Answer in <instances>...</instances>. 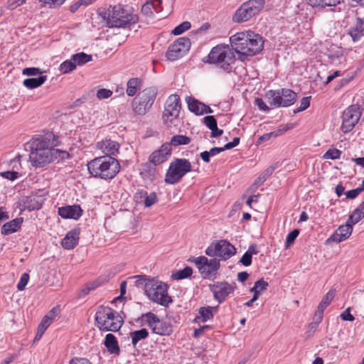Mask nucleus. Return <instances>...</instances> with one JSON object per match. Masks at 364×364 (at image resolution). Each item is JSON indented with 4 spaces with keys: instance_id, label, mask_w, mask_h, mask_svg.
Wrapping results in <instances>:
<instances>
[{
    "instance_id": "obj_41",
    "label": "nucleus",
    "mask_w": 364,
    "mask_h": 364,
    "mask_svg": "<svg viewBox=\"0 0 364 364\" xmlns=\"http://www.w3.org/2000/svg\"><path fill=\"white\" fill-rule=\"evenodd\" d=\"M173 43L178 44L179 47L181 48V50H182V52H183V53H186L191 47V41L190 39L188 38H179Z\"/></svg>"
},
{
    "instance_id": "obj_35",
    "label": "nucleus",
    "mask_w": 364,
    "mask_h": 364,
    "mask_svg": "<svg viewBox=\"0 0 364 364\" xmlns=\"http://www.w3.org/2000/svg\"><path fill=\"white\" fill-rule=\"evenodd\" d=\"M72 60L74 61L75 65H82L92 60V57L91 55L86 54L83 52L76 53L72 55Z\"/></svg>"
},
{
    "instance_id": "obj_48",
    "label": "nucleus",
    "mask_w": 364,
    "mask_h": 364,
    "mask_svg": "<svg viewBox=\"0 0 364 364\" xmlns=\"http://www.w3.org/2000/svg\"><path fill=\"white\" fill-rule=\"evenodd\" d=\"M154 7V3H151L150 1H147L146 4H144L141 9V13L146 16H152L154 11L153 8Z\"/></svg>"
},
{
    "instance_id": "obj_31",
    "label": "nucleus",
    "mask_w": 364,
    "mask_h": 364,
    "mask_svg": "<svg viewBox=\"0 0 364 364\" xmlns=\"http://www.w3.org/2000/svg\"><path fill=\"white\" fill-rule=\"evenodd\" d=\"M364 218V200L359 205V206L354 210L352 214L349 216L347 220L353 225L358 223L362 218Z\"/></svg>"
},
{
    "instance_id": "obj_36",
    "label": "nucleus",
    "mask_w": 364,
    "mask_h": 364,
    "mask_svg": "<svg viewBox=\"0 0 364 364\" xmlns=\"http://www.w3.org/2000/svg\"><path fill=\"white\" fill-rule=\"evenodd\" d=\"M193 269L191 267H186L184 269L173 272L171 277L176 280L186 279L191 276Z\"/></svg>"
},
{
    "instance_id": "obj_64",
    "label": "nucleus",
    "mask_w": 364,
    "mask_h": 364,
    "mask_svg": "<svg viewBox=\"0 0 364 364\" xmlns=\"http://www.w3.org/2000/svg\"><path fill=\"white\" fill-rule=\"evenodd\" d=\"M70 364H92L87 359L73 358L70 361Z\"/></svg>"
},
{
    "instance_id": "obj_47",
    "label": "nucleus",
    "mask_w": 364,
    "mask_h": 364,
    "mask_svg": "<svg viewBox=\"0 0 364 364\" xmlns=\"http://www.w3.org/2000/svg\"><path fill=\"white\" fill-rule=\"evenodd\" d=\"M44 73L45 71L41 70L38 68H26L22 70V74L28 76L42 75Z\"/></svg>"
},
{
    "instance_id": "obj_14",
    "label": "nucleus",
    "mask_w": 364,
    "mask_h": 364,
    "mask_svg": "<svg viewBox=\"0 0 364 364\" xmlns=\"http://www.w3.org/2000/svg\"><path fill=\"white\" fill-rule=\"evenodd\" d=\"M181 99L176 95H171L166 101L162 118L165 123H171L176 119L181 110Z\"/></svg>"
},
{
    "instance_id": "obj_62",
    "label": "nucleus",
    "mask_w": 364,
    "mask_h": 364,
    "mask_svg": "<svg viewBox=\"0 0 364 364\" xmlns=\"http://www.w3.org/2000/svg\"><path fill=\"white\" fill-rule=\"evenodd\" d=\"M240 143V138L239 137H235L233 140L230 142L227 143L224 146L225 150L230 149L236 146H237Z\"/></svg>"
},
{
    "instance_id": "obj_18",
    "label": "nucleus",
    "mask_w": 364,
    "mask_h": 364,
    "mask_svg": "<svg viewBox=\"0 0 364 364\" xmlns=\"http://www.w3.org/2000/svg\"><path fill=\"white\" fill-rule=\"evenodd\" d=\"M352 225L353 224L348 223V220H347L345 225H342L338 227V228L331 235L328 240H331L337 243L346 240L347 238L350 237V235L352 233Z\"/></svg>"
},
{
    "instance_id": "obj_11",
    "label": "nucleus",
    "mask_w": 364,
    "mask_h": 364,
    "mask_svg": "<svg viewBox=\"0 0 364 364\" xmlns=\"http://www.w3.org/2000/svg\"><path fill=\"white\" fill-rule=\"evenodd\" d=\"M142 324L149 327L154 333L160 336H168L173 332V326L170 323L161 320L156 314L148 312L140 318Z\"/></svg>"
},
{
    "instance_id": "obj_7",
    "label": "nucleus",
    "mask_w": 364,
    "mask_h": 364,
    "mask_svg": "<svg viewBox=\"0 0 364 364\" xmlns=\"http://www.w3.org/2000/svg\"><path fill=\"white\" fill-rule=\"evenodd\" d=\"M157 94L156 87H149L139 92L132 100L134 112L141 116L146 114L154 105Z\"/></svg>"
},
{
    "instance_id": "obj_52",
    "label": "nucleus",
    "mask_w": 364,
    "mask_h": 364,
    "mask_svg": "<svg viewBox=\"0 0 364 364\" xmlns=\"http://www.w3.org/2000/svg\"><path fill=\"white\" fill-rule=\"evenodd\" d=\"M265 181V176H262L260 175L258 178L255 179L254 183L250 186V191L255 192L260 186H262L264 183Z\"/></svg>"
},
{
    "instance_id": "obj_37",
    "label": "nucleus",
    "mask_w": 364,
    "mask_h": 364,
    "mask_svg": "<svg viewBox=\"0 0 364 364\" xmlns=\"http://www.w3.org/2000/svg\"><path fill=\"white\" fill-rule=\"evenodd\" d=\"M336 294V291L333 289L329 290L326 294L323 296L321 301L319 303L318 306V309L324 311L325 308L327 307L332 300L333 299Z\"/></svg>"
},
{
    "instance_id": "obj_25",
    "label": "nucleus",
    "mask_w": 364,
    "mask_h": 364,
    "mask_svg": "<svg viewBox=\"0 0 364 364\" xmlns=\"http://www.w3.org/2000/svg\"><path fill=\"white\" fill-rule=\"evenodd\" d=\"M104 343L109 353L114 355L119 354L120 349L118 345V342L116 337L113 334H107Z\"/></svg>"
},
{
    "instance_id": "obj_46",
    "label": "nucleus",
    "mask_w": 364,
    "mask_h": 364,
    "mask_svg": "<svg viewBox=\"0 0 364 364\" xmlns=\"http://www.w3.org/2000/svg\"><path fill=\"white\" fill-rule=\"evenodd\" d=\"M190 28L191 23L188 21H184L175 27V28L172 31V33L175 36H178L188 30Z\"/></svg>"
},
{
    "instance_id": "obj_43",
    "label": "nucleus",
    "mask_w": 364,
    "mask_h": 364,
    "mask_svg": "<svg viewBox=\"0 0 364 364\" xmlns=\"http://www.w3.org/2000/svg\"><path fill=\"white\" fill-rule=\"evenodd\" d=\"M342 151L337 149H330L323 155L325 159H340Z\"/></svg>"
},
{
    "instance_id": "obj_26",
    "label": "nucleus",
    "mask_w": 364,
    "mask_h": 364,
    "mask_svg": "<svg viewBox=\"0 0 364 364\" xmlns=\"http://www.w3.org/2000/svg\"><path fill=\"white\" fill-rule=\"evenodd\" d=\"M213 311H216L215 307H200L198 309L199 315L195 318L194 321L200 323L212 319L213 318Z\"/></svg>"
},
{
    "instance_id": "obj_9",
    "label": "nucleus",
    "mask_w": 364,
    "mask_h": 364,
    "mask_svg": "<svg viewBox=\"0 0 364 364\" xmlns=\"http://www.w3.org/2000/svg\"><path fill=\"white\" fill-rule=\"evenodd\" d=\"M265 0H249L243 3L235 11L233 21L242 23L257 15L264 8Z\"/></svg>"
},
{
    "instance_id": "obj_13",
    "label": "nucleus",
    "mask_w": 364,
    "mask_h": 364,
    "mask_svg": "<svg viewBox=\"0 0 364 364\" xmlns=\"http://www.w3.org/2000/svg\"><path fill=\"white\" fill-rule=\"evenodd\" d=\"M236 248L225 240L213 242L205 250V254L209 257H218L227 260L235 255Z\"/></svg>"
},
{
    "instance_id": "obj_51",
    "label": "nucleus",
    "mask_w": 364,
    "mask_h": 364,
    "mask_svg": "<svg viewBox=\"0 0 364 364\" xmlns=\"http://www.w3.org/2000/svg\"><path fill=\"white\" fill-rule=\"evenodd\" d=\"M29 280V274L28 273H23L20 279V281L17 285V288L19 291H22L25 289Z\"/></svg>"
},
{
    "instance_id": "obj_34",
    "label": "nucleus",
    "mask_w": 364,
    "mask_h": 364,
    "mask_svg": "<svg viewBox=\"0 0 364 364\" xmlns=\"http://www.w3.org/2000/svg\"><path fill=\"white\" fill-rule=\"evenodd\" d=\"M140 84L141 80L138 77L129 79L127 84V94L131 97L134 96L136 94Z\"/></svg>"
},
{
    "instance_id": "obj_44",
    "label": "nucleus",
    "mask_w": 364,
    "mask_h": 364,
    "mask_svg": "<svg viewBox=\"0 0 364 364\" xmlns=\"http://www.w3.org/2000/svg\"><path fill=\"white\" fill-rule=\"evenodd\" d=\"M294 125L292 124H281L278 129L274 130L272 132L273 137L279 136L283 134L287 131L293 129Z\"/></svg>"
},
{
    "instance_id": "obj_50",
    "label": "nucleus",
    "mask_w": 364,
    "mask_h": 364,
    "mask_svg": "<svg viewBox=\"0 0 364 364\" xmlns=\"http://www.w3.org/2000/svg\"><path fill=\"white\" fill-rule=\"evenodd\" d=\"M112 95V91L109 89L102 88L97 90V97L100 100L107 99Z\"/></svg>"
},
{
    "instance_id": "obj_45",
    "label": "nucleus",
    "mask_w": 364,
    "mask_h": 364,
    "mask_svg": "<svg viewBox=\"0 0 364 364\" xmlns=\"http://www.w3.org/2000/svg\"><path fill=\"white\" fill-rule=\"evenodd\" d=\"M142 193L144 196H146V198L144 199L145 207L149 208L157 202V196L156 193L153 192L151 193L149 195H147V193L144 191Z\"/></svg>"
},
{
    "instance_id": "obj_57",
    "label": "nucleus",
    "mask_w": 364,
    "mask_h": 364,
    "mask_svg": "<svg viewBox=\"0 0 364 364\" xmlns=\"http://www.w3.org/2000/svg\"><path fill=\"white\" fill-rule=\"evenodd\" d=\"M323 316V311L317 308L316 311H315L314 316L313 317V321L312 323H316L317 325H318Z\"/></svg>"
},
{
    "instance_id": "obj_24",
    "label": "nucleus",
    "mask_w": 364,
    "mask_h": 364,
    "mask_svg": "<svg viewBox=\"0 0 364 364\" xmlns=\"http://www.w3.org/2000/svg\"><path fill=\"white\" fill-rule=\"evenodd\" d=\"M203 122L211 130L210 137L215 138L223 134V131L218 128L217 121L213 116L205 117Z\"/></svg>"
},
{
    "instance_id": "obj_6",
    "label": "nucleus",
    "mask_w": 364,
    "mask_h": 364,
    "mask_svg": "<svg viewBox=\"0 0 364 364\" xmlns=\"http://www.w3.org/2000/svg\"><path fill=\"white\" fill-rule=\"evenodd\" d=\"M144 293L151 301L164 306H168L173 301L168 294L167 285L159 280H149L145 284Z\"/></svg>"
},
{
    "instance_id": "obj_33",
    "label": "nucleus",
    "mask_w": 364,
    "mask_h": 364,
    "mask_svg": "<svg viewBox=\"0 0 364 364\" xmlns=\"http://www.w3.org/2000/svg\"><path fill=\"white\" fill-rule=\"evenodd\" d=\"M148 336L149 331L146 328H141L140 330L132 331L130 333L132 343L134 346H136L138 342H139L141 340L146 338Z\"/></svg>"
},
{
    "instance_id": "obj_8",
    "label": "nucleus",
    "mask_w": 364,
    "mask_h": 364,
    "mask_svg": "<svg viewBox=\"0 0 364 364\" xmlns=\"http://www.w3.org/2000/svg\"><path fill=\"white\" fill-rule=\"evenodd\" d=\"M191 164L188 159H175L167 170L165 182L168 184L178 183L187 173L191 171Z\"/></svg>"
},
{
    "instance_id": "obj_49",
    "label": "nucleus",
    "mask_w": 364,
    "mask_h": 364,
    "mask_svg": "<svg viewBox=\"0 0 364 364\" xmlns=\"http://www.w3.org/2000/svg\"><path fill=\"white\" fill-rule=\"evenodd\" d=\"M311 97H304L300 102V106L294 111V113H297L306 109L310 105Z\"/></svg>"
},
{
    "instance_id": "obj_58",
    "label": "nucleus",
    "mask_w": 364,
    "mask_h": 364,
    "mask_svg": "<svg viewBox=\"0 0 364 364\" xmlns=\"http://www.w3.org/2000/svg\"><path fill=\"white\" fill-rule=\"evenodd\" d=\"M26 0H8V5L10 9H14L23 4Z\"/></svg>"
},
{
    "instance_id": "obj_20",
    "label": "nucleus",
    "mask_w": 364,
    "mask_h": 364,
    "mask_svg": "<svg viewBox=\"0 0 364 364\" xmlns=\"http://www.w3.org/2000/svg\"><path fill=\"white\" fill-rule=\"evenodd\" d=\"M82 213V210L79 205H66L58 208V214L63 218L77 220Z\"/></svg>"
},
{
    "instance_id": "obj_23",
    "label": "nucleus",
    "mask_w": 364,
    "mask_h": 364,
    "mask_svg": "<svg viewBox=\"0 0 364 364\" xmlns=\"http://www.w3.org/2000/svg\"><path fill=\"white\" fill-rule=\"evenodd\" d=\"M23 221V219L22 218H17L6 223L1 228V234L8 235L16 232L20 228Z\"/></svg>"
},
{
    "instance_id": "obj_10",
    "label": "nucleus",
    "mask_w": 364,
    "mask_h": 364,
    "mask_svg": "<svg viewBox=\"0 0 364 364\" xmlns=\"http://www.w3.org/2000/svg\"><path fill=\"white\" fill-rule=\"evenodd\" d=\"M266 97L269 105L275 107H287L296 102L297 95L290 89L282 88L277 90H269L266 93Z\"/></svg>"
},
{
    "instance_id": "obj_15",
    "label": "nucleus",
    "mask_w": 364,
    "mask_h": 364,
    "mask_svg": "<svg viewBox=\"0 0 364 364\" xmlns=\"http://www.w3.org/2000/svg\"><path fill=\"white\" fill-rule=\"evenodd\" d=\"M361 116V112L357 105H351L344 110L342 115L341 130L344 133L351 131L358 123Z\"/></svg>"
},
{
    "instance_id": "obj_38",
    "label": "nucleus",
    "mask_w": 364,
    "mask_h": 364,
    "mask_svg": "<svg viewBox=\"0 0 364 364\" xmlns=\"http://www.w3.org/2000/svg\"><path fill=\"white\" fill-rule=\"evenodd\" d=\"M191 142V139L185 135H175L171 137V142L168 144L171 146H178L179 145L188 144Z\"/></svg>"
},
{
    "instance_id": "obj_5",
    "label": "nucleus",
    "mask_w": 364,
    "mask_h": 364,
    "mask_svg": "<svg viewBox=\"0 0 364 364\" xmlns=\"http://www.w3.org/2000/svg\"><path fill=\"white\" fill-rule=\"evenodd\" d=\"M138 16L130 13L120 5L110 6L108 9L107 25L109 27L121 28L127 24H134L138 21Z\"/></svg>"
},
{
    "instance_id": "obj_59",
    "label": "nucleus",
    "mask_w": 364,
    "mask_h": 364,
    "mask_svg": "<svg viewBox=\"0 0 364 364\" xmlns=\"http://www.w3.org/2000/svg\"><path fill=\"white\" fill-rule=\"evenodd\" d=\"M255 105L259 107V109L260 110H262L264 112H268L269 110V108L268 107V106L261 98L255 99Z\"/></svg>"
},
{
    "instance_id": "obj_19",
    "label": "nucleus",
    "mask_w": 364,
    "mask_h": 364,
    "mask_svg": "<svg viewBox=\"0 0 364 364\" xmlns=\"http://www.w3.org/2000/svg\"><path fill=\"white\" fill-rule=\"evenodd\" d=\"M43 199L37 195L26 196L21 199L20 204L23 207V210L29 211L38 210L41 208Z\"/></svg>"
},
{
    "instance_id": "obj_30",
    "label": "nucleus",
    "mask_w": 364,
    "mask_h": 364,
    "mask_svg": "<svg viewBox=\"0 0 364 364\" xmlns=\"http://www.w3.org/2000/svg\"><path fill=\"white\" fill-rule=\"evenodd\" d=\"M343 0H306L307 4L312 7L336 6Z\"/></svg>"
},
{
    "instance_id": "obj_21",
    "label": "nucleus",
    "mask_w": 364,
    "mask_h": 364,
    "mask_svg": "<svg viewBox=\"0 0 364 364\" xmlns=\"http://www.w3.org/2000/svg\"><path fill=\"white\" fill-rule=\"evenodd\" d=\"M97 147L100 149L106 156H114L119 153L120 145L118 142L105 139L97 143Z\"/></svg>"
},
{
    "instance_id": "obj_53",
    "label": "nucleus",
    "mask_w": 364,
    "mask_h": 364,
    "mask_svg": "<svg viewBox=\"0 0 364 364\" xmlns=\"http://www.w3.org/2000/svg\"><path fill=\"white\" fill-rule=\"evenodd\" d=\"M0 176L10 181H14L18 178V173L14 171H7L4 172H1Z\"/></svg>"
},
{
    "instance_id": "obj_4",
    "label": "nucleus",
    "mask_w": 364,
    "mask_h": 364,
    "mask_svg": "<svg viewBox=\"0 0 364 364\" xmlns=\"http://www.w3.org/2000/svg\"><path fill=\"white\" fill-rule=\"evenodd\" d=\"M95 321L97 326L103 331H117L123 324V320L117 311L102 306L96 312Z\"/></svg>"
},
{
    "instance_id": "obj_29",
    "label": "nucleus",
    "mask_w": 364,
    "mask_h": 364,
    "mask_svg": "<svg viewBox=\"0 0 364 364\" xmlns=\"http://www.w3.org/2000/svg\"><path fill=\"white\" fill-rule=\"evenodd\" d=\"M46 80V75H40L38 77L27 78L23 80V84L28 89H34L42 85Z\"/></svg>"
},
{
    "instance_id": "obj_22",
    "label": "nucleus",
    "mask_w": 364,
    "mask_h": 364,
    "mask_svg": "<svg viewBox=\"0 0 364 364\" xmlns=\"http://www.w3.org/2000/svg\"><path fill=\"white\" fill-rule=\"evenodd\" d=\"M80 232V228H74L69 231L61 242L62 246L66 250L75 247L78 244Z\"/></svg>"
},
{
    "instance_id": "obj_61",
    "label": "nucleus",
    "mask_w": 364,
    "mask_h": 364,
    "mask_svg": "<svg viewBox=\"0 0 364 364\" xmlns=\"http://www.w3.org/2000/svg\"><path fill=\"white\" fill-rule=\"evenodd\" d=\"M255 284H258V291L259 293L266 290L269 286L268 282H265L263 279H260L257 281Z\"/></svg>"
},
{
    "instance_id": "obj_2",
    "label": "nucleus",
    "mask_w": 364,
    "mask_h": 364,
    "mask_svg": "<svg viewBox=\"0 0 364 364\" xmlns=\"http://www.w3.org/2000/svg\"><path fill=\"white\" fill-rule=\"evenodd\" d=\"M58 141L55 134L48 132L44 135L33 138L30 142L31 152L29 160L36 168L43 167L58 159L68 156L66 151L55 149Z\"/></svg>"
},
{
    "instance_id": "obj_12",
    "label": "nucleus",
    "mask_w": 364,
    "mask_h": 364,
    "mask_svg": "<svg viewBox=\"0 0 364 364\" xmlns=\"http://www.w3.org/2000/svg\"><path fill=\"white\" fill-rule=\"evenodd\" d=\"M193 262L203 279L215 278L220 267V259L216 258L208 259L205 256H200L193 259Z\"/></svg>"
},
{
    "instance_id": "obj_39",
    "label": "nucleus",
    "mask_w": 364,
    "mask_h": 364,
    "mask_svg": "<svg viewBox=\"0 0 364 364\" xmlns=\"http://www.w3.org/2000/svg\"><path fill=\"white\" fill-rule=\"evenodd\" d=\"M142 178L145 180L152 181L155 177V168H151L149 165H144L141 171Z\"/></svg>"
},
{
    "instance_id": "obj_28",
    "label": "nucleus",
    "mask_w": 364,
    "mask_h": 364,
    "mask_svg": "<svg viewBox=\"0 0 364 364\" xmlns=\"http://www.w3.org/2000/svg\"><path fill=\"white\" fill-rule=\"evenodd\" d=\"M185 53L182 52L178 44L173 43L171 44L166 51V56L170 60H175L182 57Z\"/></svg>"
},
{
    "instance_id": "obj_27",
    "label": "nucleus",
    "mask_w": 364,
    "mask_h": 364,
    "mask_svg": "<svg viewBox=\"0 0 364 364\" xmlns=\"http://www.w3.org/2000/svg\"><path fill=\"white\" fill-rule=\"evenodd\" d=\"M364 31V19L361 18H356V23L354 27H353L350 31L349 34L352 37L354 41H358L363 36Z\"/></svg>"
},
{
    "instance_id": "obj_56",
    "label": "nucleus",
    "mask_w": 364,
    "mask_h": 364,
    "mask_svg": "<svg viewBox=\"0 0 364 364\" xmlns=\"http://www.w3.org/2000/svg\"><path fill=\"white\" fill-rule=\"evenodd\" d=\"M252 256L247 253V252L242 256L240 262H241L244 266L248 267L252 264Z\"/></svg>"
},
{
    "instance_id": "obj_3",
    "label": "nucleus",
    "mask_w": 364,
    "mask_h": 364,
    "mask_svg": "<svg viewBox=\"0 0 364 364\" xmlns=\"http://www.w3.org/2000/svg\"><path fill=\"white\" fill-rule=\"evenodd\" d=\"M87 166L93 177L104 180L114 178L121 168L119 161L110 156L96 157L89 161Z\"/></svg>"
},
{
    "instance_id": "obj_63",
    "label": "nucleus",
    "mask_w": 364,
    "mask_h": 364,
    "mask_svg": "<svg viewBox=\"0 0 364 364\" xmlns=\"http://www.w3.org/2000/svg\"><path fill=\"white\" fill-rule=\"evenodd\" d=\"M53 321L46 318L45 316L42 318L41 323L38 325V328L46 331Z\"/></svg>"
},
{
    "instance_id": "obj_40",
    "label": "nucleus",
    "mask_w": 364,
    "mask_h": 364,
    "mask_svg": "<svg viewBox=\"0 0 364 364\" xmlns=\"http://www.w3.org/2000/svg\"><path fill=\"white\" fill-rule=\"evenodd\" d=\"M75 68H76V65L74 63V61L72 60V58H71L70 60H67L64 61L63 63H62L60 65L59 70L61 72V73L67 74V73H69L70 72L73 71V70H75Z\"/></svg>"
},
{
    "instance_id": "obj_42",
    "label": "nucleus",
    "mask_w": 364,
    "mask_h": 364,
    "mask_svg": "<svg viewBox=\"0 0 364 364\" xmlns=\"http://www.w3.org/2000/svg\"><path fill=\"white\" fill-rule=\"evenodd\" d=\"M299 234V230L298 229H294L291 232H290L286 238L285 241V248L289 249L294 242L296 238L298 237Z\"/></svg>"
},
{
    "instance_id": "obj_54",
    "label": "nucleus",
    "mask_w": 364,
    "mask_h": 364,
    "mask_svg": "<svg viewBox=\"0 0 364 364\" xmlns=\"http://www.w3.org/2000/svg\"><path fill=\"white\" fill-rule=\"evenodd\" d=\"M60 312V307L59 306H55L53 307L51 310H50L46 315H45L44 316L50 320L51 321H53L55 318L58 315Z\"/></svg>"
},
{
    "instance_id": "obj_17",
    "label": "nucleus",
    "mask_w": 364,
    "mask_h": 364,
    "mask_svg": "<svg viewBox=\"0 0 364 364\" xmlns=\"http://www.w3.org/2000/svg\"><path fill=\"white\" fill-rule=\"evenodd\" d=\"M171 154V147L168 144H163L159 150L154 151L149 157V161L154 166L162 164Z\"/></svg>"
},
{
    "instance_id": "obj_55",
    "label": "nucleus",
    "mask_w": 364,
    "mask_h": 364,
    "mask_svg": "<svg viewBox=\"0 0 364 364\" xmlns=\"http://www.w3.org/2000/svg\"><path fill=\"white\" fill-rule=\"evenodd\" d=\"M363 191H364V187L352 189V190L346 192V197L348 198L353 199V198H356Z\"/></svg>"
},
{
    "instance_id": "obj_60",
    "label": "nucleus",
    "mask_w": 364,
    "mask_h": 364,
    "mask_svg": "<svg viewBox=\"0 0 364 364\" xmlns=\"http://www.w3.org/2000/svg\"><path fill=\"white\" fill-rule=\"evenodd\" d=\"M341 318L343 321H354L355 318L354 316L350 314V308L346 309L341 314Z\"/></svg>"
},
{
    "instance_id": "obj_1",
    "label": "nucleus",
    "mask_w": 364,
    "mask_h": 364,
    "mask_svg": "<svg viewBox=\"0 0 364 364\" xmlns=\"http://www.w3.org/2000/svg\"><path fill=\"white\" fill-rule=\"evenodd\" d=\"M232 48L228 46L213 47L208 56V63L217 64L224 70H230L235 61V53L243 61L249 56L259 53L264 47L262 37L252 31L239 32L230 38Z\"/></svg>"
},
{
    "instance_id": "obj_32",
    "label": "nucleus",
    "mask_w": 364,
    "mask_h": 364,
    "mask_svg": "<svg viewBox=\"0 0 364 364\" xmlns=\"http://www.w3.org/2000/svg\"><path fill=\"white\" fill-rule=\"evenodd\" d=\"M188 107L191 112L196 114H203L202 107H204V104L198 101L197 100L189 97L187 100Z\"/></svg>"
},
{
    "instance_id": "obj_16",
    "label": "nucleus",
    "mask_w": 364,
    "mask_h": 364,
    "mask_svg": "<svg viewBox=\"0 0 364 364\" xmlns=\"http://www.w3.org/2000/svg\"><path fill=\"white\" fill-rule=\"evenodd\" d=\"M210 289L213 294L214 299L221 304L229 294L233 293L235 288L228 282H222L210 284Z\"/></svg>"
}]
</instances>
